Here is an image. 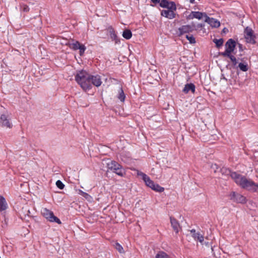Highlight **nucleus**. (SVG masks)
I'll return each mask as SVG.
<instances>
[{
    "instance_id": "nucleus-37",
    "label": "nucleus",
    "mask_w": 258,
    "mask_h": 258,
    "mask_svg": "<svg viewBox=\"0 0 258 258\" xmlns=\"http://www.w3.org/2000/svg\"><path fill=\"white\" fill-rule=\"evenodd\" d=\"M197 30H198L199 29H202L205 26V25L204 24H198L197 25H196Z\"/></svg>"
},
{
    "instance_id": "nucleus-16",
    "label": "nucleus",
    "mask_w": 258,
    "mask_h": 258,
    "mask_svg": "<svg viewBox=\"0 0 258 258\" xmlns=\"http://www.w3.org/2000/svg\"><path fill=\"white\" fill-rule=\"evenodd\" d=\"M170 219L172 228L176 233H178L180 229L179 222L173 217H170Z\"/></svg>"
},
{
    "instance_id": "nucleus-3",
    "label": "nucleus",
    "mask_w": 258,
    "mask_h": 258,
    "mask_svg": "<svg viewBox=\"0 0 258 258\" xmlns=\"http://www.w3.org/2000/svg\"><path fill=\"white\" fill-rule=\"evenodd\" d=\"M107 167L109 169L121 177H123L125 174V170L122 166L115 161H111L107 163Z\"/></svg>"
},
{
    "instance_id": "nucleus-1",
    "label": "nucleus",
    "mask_w": 258,
    "mask_h": 258,
    "mask_svg": "<svg viewBox=\"0 0 258 258\" xmlns=\"http://www.w3.org/2000/svg\"><path fill=\"white\" fill-rule=\"evenodd\" d=\"M232 179L241 188L247 189L252 192L258 190V184L250 179L247 178L238 173H233L232 174Z\"/></svg>"
},
{
    "instance_id": "nucleus-29",
    "label": "nucleus",
    "mask_w": 258,
    "mask_h": 258,
    "mask_svg": "<svg viewBox=\"0 0 258 258\" xmlns=\"http://www.w3.org/2000/svg\"><path fill=\"white\" fill-rule=\"evenodd\" d=\"M81 44L79 41H76L71 44V48L75 50H78L81 46Z\"/></svg>"
},
{
    "instance_id": "nucleus-34",
    "label": "nucleus",
    "mask_w": 258,
    "mask_h": 258,
    "mask_svg": "<svg viewBox=\"0 0 258 258\" xmlns=\"http://www.w3.org/2000/svg\"><path fill=\"white\" fill-rule=\"evenodd\" d=\"M86 49V48L84 45H83V44L81 45L80 47L78 49H79L80 55L81 56H82L84 54Z\"/></svg>"
},
{
    "instance_id": "nucleus-26",
    "label": "nucleus",
    "mask_w": 258,
    "mask_h": 258,
    "mask_svg": "<svg viewBox=\"0 0 258 258\" xmlns=\"http://www.w3.org/2000/svg\"><path fill=\"white\" fill-rule=\"evenodd\" d=\"M115 249L120 253H124V250L122 246L118 242H116L114 245Z\"/></svg>"
},
{
    "instance_id": "nucleus-23",
    "label": "nucleus",
    "mask_w": 258,
    "mask_h": 258,
    "mask_svg": "<svg viewBox=\"0 0 258 258\" xmlns=\"http://www.w3.org/2000/svg\"><path fill=\"white\" fill-rule=\"evenodd\" d=\"M122 36L126 39H130L132 36V33L129 29H125L123 31Z\"/></svg>"
},
{
    "instance_id": "nucleus-17",
    "label": "nucleus",
    "mask_w": 258,
    "mask_h": 258,
    "mask_svg": "<svg viewBox=\"0 0 258 258\" xmlns=\"http://www.w3.org/2000/svg\"><path fill=\"white\" fill-rule=\"evenodd\" d=\"M8 208V203L5 198L0 195V212L4 211Z\"/></svg>"
},
{
    "instance_id": "nucleus-38",
    "label": "nucleus",
    "mask_w": 258,
    "mask_h": 258,
    "mask_svg": "<svg viewBox=\"0 0 258 258\" xmlns=\"http://www.w3.org/2000/svg\"><path fill=\"white\" fill-rule=\"evenodd\" d=\"M78 191V194L82 196H83V194H84V191H83V190H81V189H78L77 190Z\"/></svg>"
},
{
    "instance_id": "nucleus-33",
    "label": "nucleus",
    "mask_w": 258,
    "mask_h": 258,
    "mask_svg": "<svg viewBox=\"0 0 258 258\" xmlns=\"http://www.w3.org/2000/svg\"><path fill=\"white\" fill-rule=\"evenodd\" d=\"M56 185L58 188L60 189H62L64 187V184L60 180L56 181Z\"/></svg>"
},
{
    "instance_id": "nucleus-21",
    "label": "nucleus",
    "mask_w": 258,
    "mask_h": 258,
    "mask_svg": "<svg viewBox=\"0 0 258 258\" xmlns=\"http://www.w3.org/2000/svg\"><path fill=\"white\" fill-rule=\"evenodd\" d=\"M221 55L224 57H229L231 61L232 62V63L234 66L236 65V64L237 63L236 58L234 55H232L231 53L222 54V55Z\"/></svg>"
},
{
    "instance_id": "nucleus-32",
    "label": "nucleus",
    "mask_w": 258,
    "mask_h": 258,
    "mask_svg": "<svg viewBox=\"0 0 258 258\" xmlns=\"http://www.w3.org/2000/svg\"><path fill=\"white\" fill-rule=\"evenodd\" d=\"M186 38L189 41V42L191 44H194L196 42L195 37L192 35H187L186 36Z\"/></svg>"
},
{
    "instance_id": "nucleus-41",
    "label": "nucleus",
    "mask_w": 258,
    "mask_h": 258,
    "mask_svg": "<svg viewBox=\"0 0 258 258\" xmlns=\"http://www.w3.org/2000/svg\"><path fill=\"white\" fill-rule=\"evenodd\" d=\"M213 167V165L212 166ZM214 166H215L216 169L217 170L218 169V166L217 164H215Z\"/></svg>"
},
{
    "instance_id": "nucleus-7",
    "label": "nucleus",
    "mask_w": 258,
    "mask_h": 258,
    "mask_svg": "<svg viewBox=\"0 0 258 258\" xmlns=\"http://www.w3.org/2000/svg\"><path fill=\"white\" fill-rule=\"evenodd\" d=\"M235 46L236 43L233 39H228L225 44L226 49L225 51L221 52L220 55H222V54L231 53V52L234 51Z\"/></svg>"
},
{
    "instance_id": "nucleus-35",
    "label": "nucleus",
    "mask_w": 258,
    "mask_h": 258,
    "mask_svg": "<svg viewBox=\"0 0 258 258\" xmlns=\"http://www.w3.org/2000/svg\"><path fill=\"white\" fill-rule=\"evenodd\" d=\"M82 197H83L86 200H87L89 202H91L93 199L92 197L90 195H89L88 194L85 192H84Z\"/></svg>"
},
{
    "instance_id": "nucleus-19",
    "label": "nucleus",
    "mask_w": 258,
    "mask_h": 258,
    "mask_svg": "<svg viewBox=\"0 0 258 258\" xmlns=\"http://www.w3.org/2000/svg\"><path fill=\"white\" fill-rule=\"evenodd\" d=\"M220 172L222 175H226V176L230 175L231 178H232V173H236V172L232 171L229 169L225 168V167H223V168H221Z\"/></svg>"
},
{
    "instance_id": "nucleus-18",
    "label": "nucleus",
    "mask_w": 258,
    "mask_h": 258,
    "mask_svg": "<svg viewBox=\"0 0 258 258\" xmlns=\"http://www.w3.org/2000/svg\"><path fill=\"white\" fill-rule=\"evenodd\" d=\"M195 85L192 83L186 84L182 90L184 93H187L189 91H191L192 93L195 92Z\"/></svg>"
},
{
    "instance_id": "nucleus-11",
    "label": "nucleus",
    "mask_w": 258,
    "mask_h": 258,
    "mask_svg": "<svg viewBox=\"0 0 258 258\" xmlns=\"http://www.w3.org/2000/svg\"><path fill=\"white\" fill-rule=\"evenodd\" d=\"M90 83L91 85V88L92 86L94 85L96 87H99L102 84L101 77L98 75L93 76L90 75Z\"/></svg>"
},
{
    "instance_id": "nucleus-22",
    "label": "nucleus",
    "mask_w": 258,
    "mask_h": 258,
    "mask_svg": "<svg viewBox=\"0 0 258 258\" xmlns=\"http://www.w3.org/2000/svg\"><path fill=\"white\" fill-rule=\"evenodd\" d=\"M125 98V95L121 87H120L118 90V94L117 95V98L121 102H124Z\"/></svg>"
},
{
    "instance_id": "nucleus-31",
    "label": "nucleus",
    "mask_w": 258,
    "mask_h": 258,
    "mask_svg": "<svg viewBox=\"0 0 258 258\" xmlns=\"http://www.w3.org/2000/svg\"><path fill=\"white\" fill-rule=\"evenodd\" d=\"M160 6L162 8H166L168 5H169V2L167 0H161L160 2Z\"/></svg>"
},
{
    "instance_id": "nucleus-2",
    "label": "nucleus",
    "mask_w": 258,
    "mask_h": 258,
    "mask_svg": "<svg viewBox=\"0 0 258 258\" xmlns=\"http://www.w3.org/2000/svg\"><path fill=\"white\" fill-rule=\"evenodd\" d=\"M90 80V74L84 70L77 72L75 75V80L80 85V87L85 91L91 89Z\"/></svg>"
},
{
    "instance_id": "nucleus-5",
    "label": "nucleus",
    "mask_w": 258,
    "mask_h": 258,
    "mask_svg": "<svg viewBox=\"0 0 258 258\" xmlns=\"http://www.w3.org/2000/svg\"><path fill=\"white\" fill-rule=\"evenodd\" d=\"M197 30L195 24L193 22L190 24L182 25L178 29V33L179 36L185 33H189Z\"/></svg>"
},
{
    "instance_id": "nucleus-24",
    "label": "nucleus",
    "mask_w": 258,
    "mask_h": 258,
    "mask_svg": "<svg viewBox=\"0 0 258 258\" xmlns=\"http://www.w3.org/2000/svg\"><path fill=\"white\" fill-rule=\"evenodd\" d=\"M166 8L168 10H172L174 12L176 10V5L173 2H169V5H168Z\"/></svg>"
},
{
    "instance_id": "nucleus-25",
    "label": "nucleus",
    "mask_w": 258,
    "mask_h": 258,
    "mask_svg": "<svg viewBox=\"0 0 258 258\" xmlns=\"http://www.w3.org/2000/svg\"><path fill=\"white\" fill-rule=\"evenodd\" d=\"M238 67L240 69V70L243 72H246L248 69V65L246 63H239L238 64Z\"/></svg>"
},
{
    "instance_id": "nucleus-27",
    "label": "nucleus",
    "mask_w": 258,
    "mask_h": 258,
    "mask_svg": "<svg viewBox=\"0 0 258 258\" xmlns=\"http://www.w3.org/2000/svg\"><path fill=\"white\" fill-rule=\"evenodd\" d=\"M213 42L216 44V46L219 48L222 46L223 44L224 40L222 38H220L219 39H214L213 40Z\"/></svg>"
},
{
    "instance_id": "nucleus-30",
    "label": "nucleus",
    "mask_w": 258,
    "mask_h": 258,
    "mask_svg": "<svg viewBox=\"0 0 258 258\" xmlns=\"http://www.w3.org/2000/svg\"><path fill=\"white\" fill-rule=\"evenodd\" d=\"M156 258H169L168 255L164 252L160 251L156 255Z\"/></svg>"
},
{
    "instance_id": "nucleus-10",
    "label": "nucleus",
    "mask_w": 258,
    "mask_h": 258,
    "mask_svg": "<svg viewBox=\"0 0 258 258\" xmlns=\"http://www.w3.org/2000/svg\"><path fill=\"white\" fill-rule=\"evenodd\" d=\"M230 196L231 199L234 201L238 203H245L246 202V198L242 195L236 193L235 192H232Z\"/></svg>"
},
{
    "instance_id": "nucleus-28",
    "label": "nucleus",
    "mask_w": 258,
    "mask_h": 258,
    "mask_svg": "<svg viewBox=\"0 0 258 258\" xmlns=\"http://www.w3.org/2000/svg\"><path fill=\"white\" fill-rule=\"evenodd\" d=\"M152 189L157 192H162L164 190V188L160 186L158 184H155Z\"/></svg>"
},
{
    "instance_id": "nucleus-6",
    "label": "nucleus",
    "mask_w": 258,
    "mask_h": 258,
    "mask_svg": "<svg viewBox=\"0 0 258 258\" xmlns=\"http://www.w3.org/2000/svg\"><path fill=\"white\" fill-rule=\"evenodd\" d=\"M244 38L247 43L253 44L255 43V36L250 28L247 27L244 30Z\"/></svg>"
},
{
    "instance_id": "nucleus-8",
    "label": "nucleus",
    "mask_w": 258,
    "mask_h": 258,
    "mask_svg": "<svg viewBox=\"0 0 258 258\" xmlns=\"http://www.w3.org/2000/svg\"><path fill=\"white\" fill-rule=\"evenodd\" d=\"M137 175L142 177L143 180L145 182L146 185L150 187L152 189L155 186L156 183L152 180L150 178L144 173L138 171Z\"/></svg>"
},
{
    "instance_id": "nucleus-15",
    "label": "nucleus",
    "mask_w": 258,
    "mask_h": 258,
    "mask_svg": "<svg viewBox=\"0 0 258 258\" xmlns=\"http://www.w3.org/2000/svg\"><path fill=\"white\" fill-rule=\"evenodd\" d=\"M161 15L163 17L169 19H172L175 17V14L174 12L168 9L162 10L161 12Z\"/></svg>"
},
{
    "instance_id": "nucleus-14",
    "label": "nucleus",
    "mask_w": 258,
    "mask_h": 258,
    "mask_svg": "<svg viewBox=\"0 0 258 258\" xmlns=\"http://www.w3.org/2000/svg\"><path fill=\"white\" fill-rule=\"evenodd\" d=\"M190 232L191 234V236L195 240L199 241L201 244H203L204 240V237L203 235L199 232H196L195 229H191L190 230Z\"/></svg>"
},
{
    "instance_id": "nucleus-36",
    "label": "nucleus",
    "mask_w": 258,
    "mask_h": 258,
    "mask_svg": "<svg viewBox=\"0 0 258 258\" xmlns=\"http://www.w3.org/2000/svg\"><path fill=\"white\" fill-rule=\"evenodd\" d=\"M21 8L22 9V11L24 12H28L30 10L29 7L25 4L22 5L21 6Z\"/></svg>"
},
{
    "instance_id": "nucleus-4",
    "label": "nucleus",
    "mask_w": 258,
    "mask_h": 258,
    "mask_svg": "<svg viewBox=\"0 0 258 258\" xmlns=\"http://www.w3.org/2000/svg\"><path fill=\"white\" fill-rule=\"evenodd\" d=\"M42 215L49 222L61 224L60 220L53 214V213L46 208H44L41 211Z\"/></svg>"
},
{
    "instance_id": "nucleus-40",
    "label": "nucleus",
    "mask_w": 258,
    "mask_h": 258,
    "mask_svg": "<svg viewBox=\"0 0 258 258\" xmlns=\"http://www.w3.org/2000/svg\"><path fill=\"white\" fill-rule=\"evenodd\" d=\"M228 30L226 28H224L223 29V32L225 33L226 31H227Z\"/></svg>"
},
{
    "instance_id": "nucleus-12",
    "label": "nucleus",
    "mask_w": 258,
    "mask_h": 258,
    "mask_svg": "<svg viewBox=\"0 0 258 258\" xmlns=\"http://www.w3.org/2000/svg\"><path fill=\"white\" fill-rule=\"evenodd\" d=\"M0 122L2 126L10 128L12 127V124L10 121L8 115L2 114L0 116Z\"/></svg>"
},
{
    "instance_id": "nucleus-20",
    "label": "nucleus",
    "mask_w": 258,
    "mask_h": 258,
    "mask_svg": "<svg viewBox=\"0 0 258 258\" xmlns=\"http://www.w3.org/2000/svg\"><path fill=\"white\" fill-rule=\"evenodd\" d=\"M108 31L110 33V36L111 39L113 41H115L116 42H117V37L113 28L112 27H109L108 28Z\"/></svg>"
},
{
    "instance_id": "nucleus-9",
    "label": "nucleus",
    "mask_w": 258,
    "mask_h": 258,
    "mask_svg": "<svg viewBox=\"0 0 258 258\" xmlns=\"http://www.w3.org/2000/svg\"><path fill=\"white\" fill-rule=\"evenodd\" d=\"M207 14L204 12H201L199 11H192L190 14L187 16V19H193L194 18L198 20H201L203 18L206 19Z\"/></svg>"
},
{
    "instance_id": "nucleus-39",
    "label": "nucleus",
    "mask_w": 258,
    "mask_h": 258,
    "mask_svg": "<svg viewBox=\"0 0 258 258\" xmlns=\"http://www.w3.org/2000/svg\"><path fill=\"white\" fill-rule=\"evenodd\" d=\"M153 3L157 4L159 3L160 0H151Z\"/></svg>"
},
{
    "instance_id": "nucleus-13",
    "label": "nucleus",
    "mask_w": 258,
    "mask_h": 258,
    "mask_svg": "<svg viewBox=\"0 0 258 258\" xmlns=\"http://www.w3.org/2000/svg\"><path fill=\"white\" fill-rule=\"evenodd\" d=\"M205 22L208 23L213 28H218L220 25V22L213 18H210L207 16Z\"/></svg>"
}]
</instances>
